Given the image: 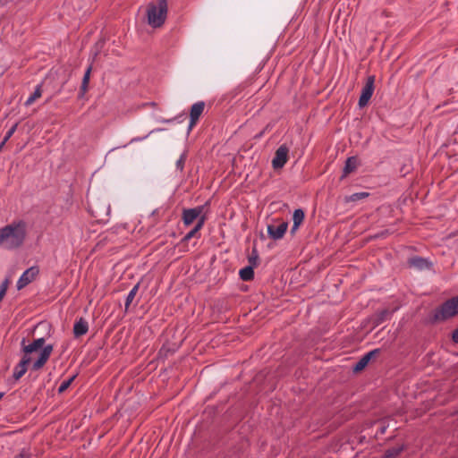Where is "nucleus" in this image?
I'll list each match as a JSON object with an SVG mask.
<instances>
[{
  "label": "nucleus",
  "instance_id": "obj_1",
  "mask_svg": "<svg viewBox=\"0 0 458 458\" xmlns=\"http://www.w3.org/2000/svg\"><path fill=\"white\" fill-rule=\"evenodd\" d=\"M26 223L13 221L0 229V246L6 250H16L22 246L27 235Z\"/></svg>",
  "mask_w": 458,
  "mask_h": 458
},
{
  "label": "nucleus",
  "instance_id": "obj_2",
  "mask_svg": "<svg viewBox=\"0 0 458 458\" xmlns=\"http://www.w3.org/2000/svg\"><path fill=\"white\" fill-rule=\"evenodd\" d=\"M45 342L46 340L44 337L35 339L32 343L27 345L25 344V338L21 341L22 352L28 356H30L31 353L41 349L38 358L31 366L32 370L37 371L41 369L51 356L54 347L52 344L44 345Z\"/></svg>",
  "mask_w": 458,
  "mask_h": 458
},
{
  "label": "nucleus",
  "instance_id": "obj_3",
  "mask_svg": "<svg viewBox=\"0 0 458 458\" xmlns=\"http://www.w3.org/2000/svg\"><path fill=\"white\" fill-rule=\"evenodd\" d=\"M148 21L153 28L161 27L167 15L166 0H158L157 4L149 3L147 8Z\"/></svg>",
  "mask_w": 458,
  "mask_h": 458
},
{
  "label": "nucleus",
  "instance_id": "obj_4",
  "mask_svg": "<svg viewBox=\"0 0 458 458\" xmlns=\"http://www.w3.org/2000/svg\"><path fill=\"white\" fill-rule=\"evenodd\" d=\"M456 314H458V295L445 301L439 307L435 309L430 318V322L437 323L445 321L454 317Z\"/></svg>",
  "mask_w": 458,
  "mask_h": 458
},
{
  "label": "nucleus",
  "instance_id": "obj_5",
  "mask_svg": "<svg viewBox=\"0 0 458 458\" xmlns=\"http://www.w3.org/2000/svg\"><path fill=\"white\" fill-rule=\"evenodd\" d=\"M375 76L370 75L367 78V81L361 89L358 105L360 108L366 106L374 92Z\"/></svg>",
  "mask_w": 458,
  "mask_h": 458
},
{
  "label": "nucleus",
  "instance_id": "obj_6",
  "mask_svg": "<svg viewBox=\"0 0 458 458\" xmlns=\"http://www.w3.org/2000/svg\"><path fill=\"white\" fill-rule=\"evenodd\" d=\"M39 274V267L38 266H32L30 268L26 269L20 278L17 281V289L21 290L32 281L36 279V277Z\"/></svg>",
  "mask_w": 458,
  "mask_h": 458
},
{
  "label": "nucleus",
  "instance_id": "obj_7",
  "mask_svg": "<svg viewBox=\"0 0 458 458\" xmlns=\"http://www.w3.org/2000/svg\"><path fill=\"white\" fill-rule=\"evenodd\" d=\"M289 148L285 144L281 145L276 151L272 160L274 169L284 167L288 160Z\"/></svg>",
  "mask_w": 458,
  "mask_h": 458
},
{
  "label": "nucleus",
  "instance_id": "obj_8",
  "mask_svg": "<svg viewBox=\"0 0 458 458\" xmlns=\"http://www.w3.org/2000/svg\"><path fill=\"white\" fill-rule=\"evenodd\" d=\"M203 206H198L193 208H184L182 215V219L183 224L186 226L191 225L195 220H199V218L203 216Z\"/></svg>",
  "mask_w": 458,
  "mask_h": 458
},
{
  "label": "nucleus",
  "instance_id": "obj_9",
  "mask_svg": "<svg viewBox=\"0 0 458 458\" xmlns=\"http://www.w3.org/2000/svg\"><path fill=\"white\" fill-rule=\"evenodd\" d=\"M407 266L410 268H415L419 271L429 270L433 264L430 260L420 256H412L407 259Z\"/></svg>",
  "mask_w": 458,
  "mask_h": 458
},
{
  "label": "nucleus",
  "instance_id": "obj_10",
  "mask_svg": "<svg viewBox=\"0 0 458 458\" xmlns=\"http://www.w3.org/2000/svg\"><path fill=\"white\" fill-rule=\"evenodd\" d=\"M205 106L206 104L204 101L196 102L191 106L190 110L189 131H191L196 125L205 109Z\"/></svg>",
  "mask_w": 458,
  "mask_h": 458
},
{
  "label": "nucleus",
  "instance_id": "obj_11",
  "mask_svg": "<svg viewBox=\"0 0 458 458\" xmlns=\"http://www.w3.org/2000/svg\"><path fill=\"white\" fill-rule=\"evenodd\" d=\"M288 228L287 222H282L278 225H268L267 233L273 240H280L284 237Z\"/></svg>",
  "mask_w": 458,
  "mask_h": 458
},
{
  "label": "nucleus",
  "instance_id": "obj_12",
  "mask_svg": "<svg viewBox=\"0 0 458 458\" xmlns=\"http://www.w3.org/2000/svg\"><path fill=\"white\" fill-rule=\"evenodd\" d=\"M380 353V349H374L369 352H367L365 355H363L358 362L353 366L352 370L354 372H360L363 370L369 361L376 358Z\"/></svg>",
  "mask_w": 458,
  "mask_h": 458
},
{
  "label": "nucleus",
  "instance_id": "obj_13",
  "mask_svg": "<svg viewBox=\"0 0 458 458\" xmlns=\"http://www.w3.org/2000/svg\"><path fill=\"white\" fill-rule=\"evenodd\" d=\"M31 362V357L23 353L20 362L14 367L13 377L15 380H19L28 370V365Z\"/></svg>",
  "mask_w": 458,
  "mask_h": 458
},
{
  "label": "nucleus",
  "instance_id": "obj_14",
  "mask_svg": "<svg viewBox=\"0 0 458 458\" xmlns=\"http://www.w3.org/2000/svg\"><path fill=\"white\" fill-rule=\"evenodd\" d=\"M392 314L393 311L389 310L388 309H384L373 314L369 321L372 324L373 327H377L385 321L390 319Z\"/></svg>",
  "mask_w": 458,
  "mask_h": 458
},
{
  "label": "nucleus",
  "instance_id": "obj_15",
  "mask_svg": "<svg viewBox=\"0 0 458 458\" xmlns=\"http://www.w3.org/2000/svg\"><path fill=\"white\" fill-rule=\"evenodd\" d=\"M206 216H201L199 220L197 221L195 226L190 231L188 232L185 236L182 239V242H189L191 238H199L200 237V233H199V231L201 230V228L204 226V224L206 222Z\"/></svg>",
  "mask_w": 458,
  "mask_h": 458
},
{
  "label": "nucleus",
  "instance_id": "obj_16",
  "mask_svg": "<svg viewBox=\"0 0 458 458\" xmlns=\"http://www.w3.org/2000/svg\"><path fill=\"white\" fill-rule=\"evenodd\" d=\"M359 166V159L357 157L352 156L349 157L344 163V166L343 168V174L340 177V180H344L350 174L353 173L357 167Z\"/></svg>",
  "mask_w": 458,
  "mask_h": 458
},
{
  "label": "nucleus",
  "instance_id": "obj_17",
  "mask_svg": "<svg viewBox=\"0 0 458 458\" xmlns=\"http://www.w3.org/2000/svg\"><path fill=\"white\" fill-rule=\"evenodd\" d=\"M88 330L89 324L83 318H81L80 319L76 320L73 326V335L75 337L84 335L85 334H87Z\"/></svg>",
  "mask_w": 458,
  "mask_h": 458
},
{
  "label": "nucleus",
  "instance_id": "obj_18",
  "mask_svg": "<svg viewBox=\"0 0 458 458\" xmlns=\"http://www.w3.org/2000/svg\"><path fill=\"white\" fill-rule=\"evenodd\" d=\"M239 275L242 281H251L254 278V269L252 266H247L240 270Z\"/></svg>",
  "mask_w": 458,
  "mask_h": 458
},
{
  "label": "nucleus",
  "instance_id": "obj_19",
  "mask_svg": "<svg viewBox=\"0 0 458 458\" xmlns=\"http://www.w3.org/2000/svg\"><path fill=\"white\" fill-rule=\"evenodd\" d=\"M403 451V445L394 446L385 451L382 458H395Z\"/></svg>",
  "mask_w": 458,
  "mask_h": 458
},
{
  "label": "nucleus",
  "instance_id": "obj_20",
  "mask_svg": "<svg viewBox=\"0 0 458 458\" xmlns=\"http://www.w3.org/2000/svg\"><path fill=\"white\" fill-rule=\"evenodd\" d=\"M369 196V193L367 191L356 192L350 196H346L344 200L345 202H355L366 199Z\"/></svg>",
  "mask_w": 458,
  "mask_h": 458
},
{
  "label": "nucleus",
  "instance_id": "obj_21",
  "mask_svg": "<svg viewBox=\"0 0 458 458\" xmlns=\"http://www.w3.org/2000/svg\"><path fill=\"white\" fill-rule=\"evenodd\" d=\"M42 96V85L39 84L36 87L33 94L26 100L25 106H29L33 104L38 98Z\"/></svg>",
  "mask_w": 458,
  "mask_h": 458
},
{
  "label": "nucleus",
  "instance_id": "obj_22",
  "mask_svg": "<svg viewBox=\"0 0 458 458\" xmlns=\"http://www.w3.org/2000/svg\"><path fill=\"white\" fill-rule=\"evenodd\" d=\"M139 288H140V283L136 284L132 289L129 292L127 297H126V301H125V310H128L131 303L132 302L133 299L135 298L138 291H139Z\"/></svg>",
  "mask_w": 458,
  "mask_h": 458
},
{
  "label": "nucleus",
  "instance_id": "obj_23",
  "mask_svg": "<svg viewBox=\"0 0 458 458\" xmlns=\"http://www.w3.org/2000/svg\"><path fill=\"white\" fill-rule=\"evenodd\" d=\"M90 72H91V66L88 67V69L86 70V72L84 73V76H83V79H82V82H81V95H84L85 92L88 89V85H89V82Z\"/></svg>",
  "mask_w": 458,
  "mask_h": 458
},
{
  "label": "nucleus",
  "instance_id": "obj_24",
  "mask_svg": "<svg viewBox=\"0 0 458 458\" xmlns=\"http://www.w3.org/2000/svg\"><path fill=\"white\" fill-rule=\"evenodd\" d=\"M304 218H305V213H304L303 209L297 208L294 210L293 215V224L301 225Z\"/></svg>",
  "mask_w": 458,
  "mask_h": 458
},
{
  "label": "nucleus",
  "instance_id": "obj_25",
  "mask_svg": "<svg viewBox=\"0 0 458 458\" xmlns=\"http://www.w3.org/2000/svg\"><path fill=\"white\" fill-rule=\"evenodd\" d=\"M76 377V375H73L72 377H71L70 378L68 379H65L64 380L61 385L59 386V388H58V393L59 394H62L64 393L66 389H68V387L71 386V384L72 383V381L75 379Z\"/></svg>",
  "mask_w": 458,
  "mask_h": 458
},
{
  "label": "nucleus",
  "instance_id": "obj_26",
  "mask_svg": "<svg viewBox=\"0 0 458 458\" xmlns=\"http://www.w3.org/2000/svg\"><path fill=\"white\" fill-rule=\"evenodd\" d=\"M186 158H187V154L186 152H183L179 159L176 161V168L180 171V172H182L183 171V168H184V165H185V161H186Z\"/></svg>",
  "mask_w": 458,
  "mask_h": 458
},
{
  "label": "nucleus",
  "instance_id": "obj_27",
  "mask_svg": "<svg viewBox=\"0 0 458 458\" xmlns=\"http://www.w3.org/2000/svg\"><path fill=\"white\" fill-rule=\"evenodd\" d=\"M18 127V123H14L6 132L5 136L3 139V144H6V142L10 140V138L13 135V133L16 131Z\"/></svg>",
  "mask_w": 458,
  "mask_h": 458
},
{
  "label": "nucleus",
  "instance_id": "obj_28",
  "mask_svg": "<svg viewBox=\"0 0 458 458\" xmlns=\"http://www.w3.org/2000/svg\"><path fill=\"white\" fill-rule=\"evenodd\" d=\"M258 259H259L258 252L254 249L251 252V255L249 257V263H250L249 266H252V267H257Z\"/></svg>",
  "mask_w": 458,
  "mask_h": 458
},
{
  "label": "nucleus",
  "instance_id": "obj_29",
  "mask_svg": "<svg viewBox=\"0 0 458 458\" xmlns=\"http://www.w3.org/2000/svg\"><path fill=\"white\" fill-rule=\"evenodd\" d=\"M9 285V280L5 279L0 285V294L5 296Z\"/></svg>",
  "mask_w": 458,
  "mask_h": 458
},
{
  "label": "nucleus",
  "instance_id": "obj_30",
  "mask_svg": "<svg viewBox=\"0 0 458 458\" xmlns=\"http://www.w3.org/2000/svg\"><path fill=\"white\" fill-rule=\"evenodd\" d=\"M452 340L454 343L458 344V327L453 332Z\"/></svg>",
  "mask_w": 458,
  "mask_h": 458
},
{
  "label": "nucleus",
  "instance_id": "obj_31",
  "mask_svg": "<svg viewBox=\"0 0 458 458\" xmlns=\"http://www.w3.org/2000/svg\"><path fill=\"white\" fill-rule=\"evenodd\" d=\"M300 225H298V224H296V225H295V224H293V226H292V229H291V233H294L298 230V228H299V226H300Z\"/></svg>",
  "mask_w": 458,
  "mask_h": 458
},
{
  "label": "nucleus",
  "instance_id": "obj_32",
  "mask_svg": "<svg viewBox=\"0 0 458 458\" xmlns=\"http://www.w3.org/2000/svg\"><path fill=\"white\" fill-rule=\"evenodd\" d=\"M20 457H22V458H23V457H29V455H28V454H25L24 453H21V454H20Z\"/></svg>",
  "mask_w": 458,
  "mask_h": 458
},
{
  "label": "nucleus",
  "instance_id": "obj_33",
  "mask_svg": "<svg viewBox=\"0 0 458 458\" xmlns=\"http://www.w3.org/2000/svg\"><path fill=\"white\" fill-rule=\"evenodd\" d=\"M163 352H165V347L164 346L160 349L159 353L162 354Z\"/></svg>",
  "mask_w": 458,
  "mask_h": 458
},
{
  "label": "nucleus",
  "instance_id": "obj_34",
  "mask_svg": "<svg viewBox=\"0 0 458 458\" xmlns=\"http://www.w3.org/2000/svg\"><path fill=\"white\" fill-rule=\"evenodd\" d=\"M5 144H3V141L0 143V151L2 150L3 147L4 146Z\"/></svg>",
  "mask_w": 458,
  "mask_h": 458
},
{
  "label": "nucleus",
  "instance_id": "obj_35",
  "mask_svg": "<svg viewBox=\"0 0 458 458\" xmlns=\"http://www.w3.org/2000/svg\"><path fill=\"white\" fill-rule=\"evenodd\" d=\"M4 395V393L1 392L0 393V400L3 398Z\"/></svg>",
  "mask_w": 458,
  "mask_h": 458
},
{
  "label": "nucleus",
  "instance_id": "obj_36",
  "mask_svg": "<svg viewBox=\"0 0 458 458\" xmlns=\"http://www.w3.org/2000/svg\"><path fill=\"white\" fill-rule=\"evenodd\" d=\"M4 295L0 294V302L2 301V300L4 299Z\"/></svg>",
  "mask_w": 458,
  "mask_h": 458
}]
</instances>
